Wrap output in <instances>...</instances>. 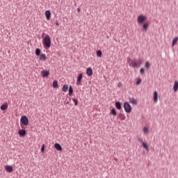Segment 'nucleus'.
<instances>
[{
  "label": "nucleus",
  "mask_w": 178,
  "mask_h": 178,
  "mask_svg": "<svg viewBox=\"0 0 178 178\" xmlns=\"http://www.w3.org/2000/svg\"><path fill=\"white\" fill-rule=\"evenodd\" d=\"M43 45L44 49H49L51 48V38L49 35H47L43 38Z\"/></svg>",
  "instance_id": "f257e3e1"
},
{
  "label": "nucleus",
  "mask_w": 178,
  "mask_h": 178,
  "mask_svg": "<svg viewBox=\"0 0 178 178\" xmlns=\"http://www.w3.org/2000/svg\"><path fill=\"white\" fill-rule=\"evenodd\" d=\"M123 106L127 113H130L131 112V106H130V104H129V102H124Z\"/></svg>",
  "instance_id": "f03ea898"
},
{
  "label": "nucleus",
  "mask_w": 178,
  "mask_h": 178,
  "mask_svg": "<svg viewBox=\"0 0 178 178\" xmlns=\"http://www.w3.org/2000/svg\"><path fill=\"white\" fill-rule=\"evenodd\" d=\"M138 24H143L147 20V16L139 15L137 18Z\"/></svg>",
  "instance_id": "7ed1b4c3"
},
{
  "label": "nucleus",
  "mask_w": 178,
  "mask_h": 178,
  "mask_svg": "<svg viewBox=\"0 0 178 178\" xmlns=\"http://www.w3.org/2000/svg\"><path fill=\"white\" fill-rule=\"evenodd\" d=\"M20 122L22 124H24V126L29 125V118H27L26 115H24L21 118Z\"/></svg>",
  "instance_id": "20e7f679"
},
{
  "label": "nucleus",
  "mask_w": 178,
  "mask_h": 178,
  "mask_svg": "<svg viewBox=\"0 0 178 178\" xmlns=\"http://www.w3.org/2000/svg\"><path fill=\"white\" fill-rule=\"evenodd\" d=\"M41 75L43 78L48 77L49 76V70H42L41 71Z\"/></svg>",
  "instance_id": "39448f33"
},
{
  "label": "nucleus",
  "mask_w": 178,
  "mask_h": 178,
  "mask_svg": "<svg viewBox=\"0 0 178 178\" xmlns=\"http://www.w3.org/2000/svg\"><path fill=\"white\" fill-rule=\"evenodd\" d=\"M153 101L155 104H156V102H158V92L157 91L154 92Z\"/></svg>",
  "instance_id": "423d86ee"
},
{
  "label": "nucleus",
  "mask_w": 178,
  "mask_h": 178,
  "mask_svg": "<svg viewBox=\"0 0 178 178\" xmlns=\"http://www.w3.org/2000/svg\"><path fill=\"white\" fill-rule=\"evenodd\" d=\"M81 80H83V73H81L79 74L77 81H76V84L79 86L81 83Z\"/></svg>",
  "instance_id": "0eeeda50"
},
{
  "label": "nucleus",
  "mask_w": 178,
  "mask_h": 178,
  "mask_svg": "<svg viewBox=\"0 0 178 178\" xmlns=\"http://www.w3.org/2000/svg\"><path fill=\"white\" fill-rule=\"evenodd\" d=\"M5 169L9 173H12V172H13V167L12 165L6 166Z\"/></svg>",
  "instance_id": "6e6552de"
},
{
  "label": "nucleus",
  "mask_w": 178,
  "mask_h": 178,
  "mask_svg": "<svg viewBox=\"0 0 178 178\" xmlns=\"http://www.w3.org/2000/svg\"><path fill=\"white\" fill-rule=\"evenodd\" d=\"M174 92H177L178 90V81H175L173 86Z\"/></svg>",
  "instance_id": "1a4fd4ad"
},
{
  "label": "nucleus",
  "mask_w": 178,
  "mask_h": 178,
  "mask_svg": "<svg viewBox=\"0 0 178 178\" xmlns=\"http://www.w3.org/2000/svg\"><path fill=\"white\" fill-rule=\"evenodd\" d=\"M18 134L20 137H24V136H26V131L24 129H20L18 131Z\"/></svg>",
  "instance_id": "9d476101"
},
{
  "label": "nucleus",
  "mask_w": 178,
  "mask_h": 178,
  "mask_svg": "<svg viewBox=\"0 0 178 178\" xmlns=\"http://www.w3.org/2000/svg\"><path fill=\"white\" fill-rule=\"evenodd\" d=\"M39 56V60H42V62H45V60H47V56H45V54H40Z\"/></svg>",
  "instance_id": "9b49d317"
},
{
  "label": "nucleus",
  "mask_w": 178,
  "mask_h": 178,
  "mask_svg": "<svg viewBox=\"0 0 178 178\" xmlns=\"http://www.w3.org/2000/svg\"><path fill=\"white\" fill-rule=\"evenodd\" d=\"M45 16H46V19L47 20H49V19H51V11L50 10H46L45 11Z\"/></svg>",
  "instance_id": "f8f14e48"
},
{
  "label": "nucleus",
  "mask_w": 178,
  "mask_h": 178,
  "mask_svg": "<svg viewBox=\"0 0 178 178\" xmlns=\"http://www.w3.org/2000/svg\"><path fill=\"white\" fill-rule=\"evenodd\" d=\"M54 148H56V149H57V151H62V146L60 145H59V143H56L54 145Z\"/></svg>",
  "instance_id": "ddd939ff"
},
{
  "label": "nucleus",
  "mask_w": 178,
  "mask_h": 178,
  "mask_svg": "<svg viewBox=\"0 0 178 178\" xmlns=\"http://www.w3.org/2000/svg\"><path fill=\"white\" fill-rule=\"evenodd\" d=\"M86 74L88 76H92V69L91 67H88L86 70Z\"/></svg>",
  "instance_id": "4468645a"
},
{
  "label": "nucleus",
  "mask_w": 178,
  "mask_h": 178,
  "mask_svg": "<svg viewBox=\"0 0 178 178\" xmlns=\"http://www.w3.org/2000/svg\"><path fill=\"white\" fill-rule=\"evenodd\" d=\"M149 26V23H148V22H146V23L143 24V29L145 31H147V30H148Z\"/></svg>",
  "instance_id": "2eb2a0df"
},
{
  "label": "nucleus",
  "mask_w": 178,
  "mask_h": 178,
  "mask_svg": "<svg viewBox=\"0 0 178 178\" xmlns=\"http://www.w3.org/2000/svg\"><path fill=\"white\" fill-rule=\"evenodd\" d=\"M148 133H149V129H148V127H143V134H145V136H147L148 134Z\"/></svg>",
  "instance_id": "dca6fc26"
},
{
  "label": "nucleus",
  "mask_w": 178,
  "mask_h": 178,
  "mask_svg": "<svg viewBox=\"0 0 178 178\" xmlns=\"http://www.w3.org/2000/svg\"><path fill=\"white\" fill-rule=\"evenodd\" d=\"M115 108H117V109L120 111V109H122V104H120L119 102H115Z\"/></svg>",
  "instance_id": "f3484780"
},
{
  "label": "nucleus",
  "mask_w": 178,
  "mask_h": 178,
  "mask_svg": "<svg viewBox=\"0 0 178 178\" xmlns=\"http://www.w3.org/2000/svg\"><path fill=\"white\" fill-rule=\"evenodd\" d=\"M67 90H69V86L67 85H64L62 88V91L67 92Z\"/></svg>",
  "instance_id": "a211bd4d"
},
{
  "label": "nucleus",
  "mask_w": 178,
  "mask_h": 178,
  "mask_svg": "<svg viewBox=\"0 0 178 178\" xmlns=\"http://www.w3.org/2000/svg\"><path fill=\"white\" fill-rule=\"evenodd\" d=\"M8 108V104H3V105L1 106L0 109L1 111H5Z\"/></svg>",
  "instance_id": "6ab92c4d"
},
{
  "label": "nucleus",
  "mask_w": 178,
  "mask_h": 178,
  "mask_svg": "<svg viewBox=\"0 0 178 178\" xmlns=\"http://www.w3.org/2000/svg\"><path fill=\"white\" fill-rule=\"evenodd\" d=\"M177 41H178V37H175V38L172 40V47H175V45H176V44H177Z\"/></svg>",
  "instance_id": "aec40b11"
},
{
  "label": "nucleus",
  "mask_w": 178,
  "mask_h": 178,
  "mask_svg": "<svg viewBox=\"0 0 178 178\" xmlns=\"http://www.w3.org/2000/svg\"><path fill=\"white\" fill-rule=\"evenodd\" d=\"M128 63H129V66L134 67V60L128 59Z\"/></svg>",
  "instance_id": "412c9836"
},
{
  "label": "nucleus",
  "mask_w": 178,
  "mask_h": 178,
  "mask_svg": "<svg viewBox=\"0 0 178 178\" xmlns=\"http://www.w3.org/2000/svg\"><path fill=\"white\" fill-rule=\"evenodd\" d=\"M143 145L146 151H149V148L148 147V144H147V143L143 142Z\"/></svg>",
  "instance_id": "4be33fe9"
},
{
  "label": "nucleus",
  "mask_w": 178,
  "mask_h": 178,
  "mask_svg": "<svg viewBox=\"0 0 178 178\" xmlns=\"http://www.w3.org/2000/svg\"><path fill=\"white\" fill-rule=\"evenodd\" d=\"M35 55H36V56H40V55H41V49H35Z\"/></svg>",
  "instance_id": "5701e85b"
},
{
  "label": "nucleus",
  "mask_w": 178,
  "mask_h": 178,
  "mask_svg": "<svg viewBox=\"0 0 178 178\" xmlns=\"http://www.w3.org/2000/svg\"><path fill=\"white\" fill-rule=\"evenodd\" d=\"M110 113H111V115H113V116H116V115H117L116 109L112 108Z\"/></svg>",
  "instance_id": "b1692460"
},
{
  "label": "nucleus",
  "mask_w": 178,
  "mask_h": 178,
  "mask_svg": "<svg viewBox=\"0 0 178 178\" xmlns=\"http://www.w3.org/2000/svg\"><path fill=\"white\" fill-rule=\"evenodd\" d=\"M58 81L56 80L54 81L53 82V88H58Z\"/></svg>",
  "instance_id": "393cba45"
},
{
  "label": "nucleus",
  "mask_w": 178,
  "mask_h": 178,
  "mask_svg": "<svg viewBox=\"0 0 178 178\" xmlns=\"http://www.w3.org/2000/svg\"><path fill=\"white\" fill-rule=\"evenodd\" d=\"M97 56H98V58H101V56H102V51H101V50H98L97 51Z\"/></svg>",
  "instance_id": "a878e982"
},
{
  "label": "nucleus",
  "mask_w": 178,
  "mask_h": 178,
  "mask_svg": "<svg viewBox=\"0 0 178 178\" xmlns=\"http://www.w3.org/2000/svg\"><path fill=\"white\" fill-rule=\"evenodd\" d=\"M118 118H119L121 120H124V119H125L126 117L124 115V114L120 113V114L118 115Z\"/></svg>",
  "instance_id": "bb28decb"
},
{
  "label": "nucleus",
  "mask_w": 178,
  "mask_h": 178,
  "mask_svg": "<svg viewBox=\"0 0 178 178\" xmlns=\"http://www.w3.org/2000/svg\"><path fill=\"white\" fill-rule=\"evenodd\" d=\"M145 67H147V69H149V67H151V64L149 63V61H147L145 63Z\"/></svg>",
  "instance_id": "cd10ccee"
},
{
  "label": "nucleus",
  "mask_w": 178,
  "mask_h": 178,
  "mask_svg": "<svg viewBox=\"0 0 178 178\" xmlns=\"http://www.w3.org/2000/svg\"><path fill=\"white\" fill-rule=\"evenodd\" d=\"M72 94H73V88L70 86L69 88V95H72Z\"/></svg>",
  "instance_id": "c85d7f7f"
},
{
  "label": "nucleus",
  "mask_w": 178,
  "mask_h": 178,
  "mask_svg": "<svg viewBox=\"0 0 178 178\" xmlns=\"http://www.w3.org/2000/svg\"><path fill=\"white\" fill-rule=\"evenodd\" d=\"M72 101H73V102H74V105H75L76 106H77V105H79V101L77 100V99L73 98V99H72Z\"/></svg>",
  "instance_id": "c756f323"
},
{
  "label": "nucleus",
  "mask_w": 178,
  "mask_h": 178,
  "mask_svg": "<svg viewBox=\"0 0 178 178\" xmlns=\"http://www.w3.org/2000/svg\"><path fill=\"white\" fill-rule=\"evenodd\" d=\"M141 84V79H136V86H140Z\"/></svg>",
  "instance_id": "7c9ffc66"
},
{
  "label": "nucleus",
  "mask_w": 178,
  "mask_h": 178,
  "mask_svg": "<svg viewBox=\"0 0 178 178\" xmlns=\"http://www.w3.org/2000/svg\"><path fill=\"white\" fill-rule=\"evenodd\" d=\"M140 74H144L145 73V69L141 68L140 70Z\"/></svg>",
  "instance_id": "2f4dec72"
},
{
  "label": "nucleus",
  "mask_w": 178,
  "mask_h": 178,
  "mask_svg": "<svg viewBox=\"0 0 178 178\" xmlns=\"http://www.w3.org/2000/svg\"><path fill=\"white\" fill-rule=\"evenodd\" d=\"M44 150H45V145H42L41 147V152H44Z\"/></svg>",
  "instance_id": "473e14b6"
},
{
  "label": "nucleus",
  "mask_w": 178,
  "mask_h": 178,
  "mask_svg": "<svg viewBox=\"0 0 178 178\" xmlns=\"http://www.w3.org/2000/svg\"><path fill=\"white\" fill-rule=\"evenodd\" d=\"M131 104H134V99H132L131 101Z\"/></svg>",
  "instance_id": "72a5a7b5"
},
{
  "label": "nucleus",
  "mask_w": 178,
  "mask_h": 178,
  "mask_svg": "<svg viewBox=\"0 0 178 178\" xmlns=\"http://www.w3.org/2000/svg\"><path fill=\"white\" fill-rule=\"evenodd\" d=\"M138 141H139L140 143H143V139H138Z\"/></svg>",
  "instance_id": "f704fd0d"
},
{
  "label": "nucleus",
  "mask_w": 178,
  "mask_h": 178,
  "mask_svg": "<svg viewBox=\"0 0 178 178\" xmlns=\"http://www.w3.org/2000/svg\"><path fill=\"white\" fill-rule=\"evenodd\" d=\"M56 26H59V22H56Z\"/></svg>",
  "instance_id": "c9c22d12"
},
{
  "label": "nucleus",
  "mask_w": 178,
  "mask_h": 178,
  "mask_svg": "<svg viewBox=\"0 0 178 178\" xmlns=\"http://www.w3.org/2000/svg\"><path fill=\"white\" fill-rule=\"evenodd\" d=\"M65 104L66 105L69 104V101L65 102Z\"/></svg>",
  "instance_id": "e433bc0d"
},
{
  "label": "nucleus",
  "mask_w": 178,
  "mask_h": 178,
  "mask_svg": "<svg viewBox=\"0 0 178 178\" xmlns=\"http://www.w3.org/2000/svg\"><path fill=\"white\" fill-rule=\"evenodd\" d=\"M122 86V84L119 83L118 84V87H120Z\"/></svg>",
  "instance_id": "4c0bfd02"
},
{
  "label": "nucleus",
  "mask_w": 178,
  "mask_h": 178,
  "mask_svg": "<svg viewBox=\"0 0 178 178\" xmlns=\"http://www.w3.org/2000/svg\"><path fill=\"white\" fill-rule=\"evenodd\" d=\"M78 12H80V8H77Z\"/></svg>",
  "instance_id": "58836bf2"
},
{
  "label": "nucleus",
  "mask_w": 178,
  "mask_h": 178,
  "mask_svg": "<svg viewBox=\"0 0 178 178\" xmlns=\"http://www.w3.org/2000/svg\"><path fill=\"white\" fill-rule=\"evenodd\" d=\"M134 66H137V64L136 63H134Z\"/></svg>",
  "instance_id": "ea45409f"
},
{
  "label": "nucleus",
  "mask_w": 178,
  "mask_h": 178,
  "mask_svg": "<svg viewBox=\"0 0 178 178\" xmlns=\"http://www.w3.org/2000/svg\"><path fill=\"white\" fill-rule=\"evenodd\" d=\"M114 159H115V161H118V159H116V158H115Z\"/></svg>",
  "instance_id": "a19ab883"
},
{
  "label": "nucleus",
  "mask_w": 178,
  "mask_h": 178,
  "mask_svg": "<svg viewBox=\"0 0 178 178\" xmlns=\"http://www.w3.org/2000/svg\"><path fill=\"white\" fill-rule=\"evenodd\" d=\"M42 37H44V33H42Z\"/></svg>",
  "instance_id": "79ce46f5"
},
{
  "label": "nucleus",
  "mask_w": 178,
  "mask_h": 178,
  "mask_svg": "<svg viewBox=\"0 0 178 178\" xmlns=\"http://www.w3.org/2000/svg\"><path fill=\"white\" fill-rule=\"evenodd\" d=\"M140 65H141V61H140Z\"/></svg>",
  "instance_id": "37998d69"
}]
</instances>
